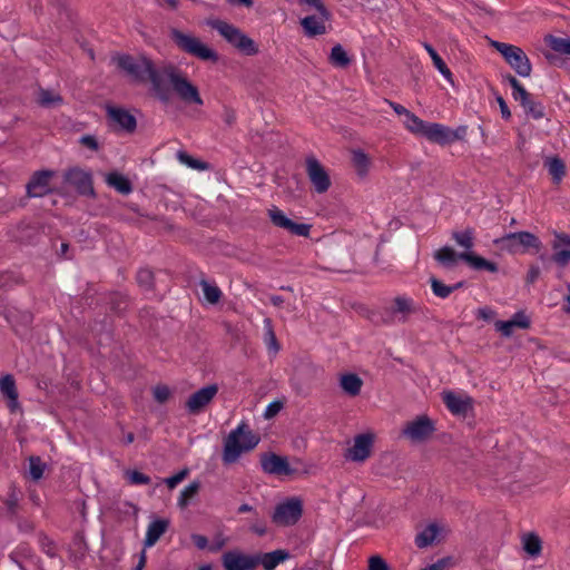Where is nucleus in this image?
Returning <instances> with one entry per match:
<instances>
[{"label": "nucleus", "instance_id": "nucleus-12", "mask_svg": "<svg viewBox=\"0 0 570 570\" xmlns=\"http://www.w3.org/2000/svg\"><path fill=\"white\" fill-rule=\"evenodd\" d=\"M268 217L276 227L286 229L293 235L303 237L309 236L312 225L293 222L276 206L268 209Z\"/></svg>", "mask_w": 570, "mask_h": 570}, {"label": "nucleus", "instance_id": "nucleus-8", "mask_svg": "<svg viewBox=\"0 0 570 570\" xmlns=\"http://www.w3.org/2000/svg\"><path fill=\"white\" fill-rule=\"evenodd\" d=\"M491 46L502 55L505 62L520 76L523 78L530 77L532 71V65L527 53L520 47L500 42L492 41Z\"/></svg>", "mask_w": 570, "mask_h": 570}, {"label": "nucleus", "instance_id": "nucleus-52", "mask_svg": "<svg viewBox=\"0 0 570 570\" xmlns=\"http://www.w3.org/2000/svg\"><path fill=\"white\" fill-rule=\"evenodd\" d=\"M40 547L43 553L48 557L53 558L57 554L56 546L47 535L41 534L39 538Z\"/></svg>", "mask_w": 570, "mask_h": 570}, {"label": "nucleus", "instance_id": "nucleus-60", "mask_svg": "<svg viewBox=\"0 0 570 570\" xmlns=\"http://www.w3.org/2000/svg\"><path fill=\"white\" fill-rule=\"evenodd\" d=\"M529 95L530 94L525 90V88L521 83H519L517 87H514L512 89V96L519 102H521V100H527Z\"/></svg>", "mask_w": 570, "mask_h": 570}, {"label": "nucleus", "instance_id": "nucleus-11", "mask_svg": "<svg viewBox=\"0 0 570 570\" xmlns=\"http://www.w3.org/2000/svg\"><path fill=\"white\" fill-rule=\"evenodd\" d=\"M262 470L271 475H291L294 469L289 465L286 456L278 455L274 452H264L259 455Z\"/></svg>", "mask_w": 570, "mask_h": 570}, {"label": "nucleus", "instance_id": "nucleus-23", "mask_svg": "<svg viewBox=\"0 0 570 570\" xmlns=\"http://www.w3.org/2000/svg\"><path fill=\"white\" fill-rule=\"evenodd\" d=\"M494 326L503 336L509 337L512 335L515 327L529 328L530 320L523 312H517L511 320L497 321Z\"/></svg>", "mask_w": 570, "mask_h": 570}, {"label": "nucleus", "instance_id": "nucleus-16", "mask_svg": "<svg viewBox=\"0 0 570 570\" xmlns=\"http://www.w3.org/2000/svg\"><path fill=\"white\" fill-rule=\"evenodd\" d=\"M434 430L433 421L422 415L410 422L403 430V434L414 442H421L430 438Z\"/></svg>", "mask_w": 570, "mask_h": 570}, {"label": "nucleus", "instance_id": "nucleus-57", "mask_svg": "<svg viewBox=\"0 0 570 570\" xmlns=\"http://www.w3.org/2000/svg\"><path fill=\"white\" fill-rule=\"evenodd\" d=\"M79 142H80V145L89 148L92 151H97L99 149V144H98L96 137H94L91 135H85V136L80 137Z\"/></svg>", "mask_w": 570, "mask_h": 570}, {"label": "nucleus", "instance_id": "nucleus-24", "mask_svg": "<svg viewBox=\"0 0 570 570\" xmlns=\"http://www.w3.org/2000/svg\"><path fill=\"white\" fill-rule=\"evenodd\" d=\"M422 137L434 144L448 145L450 138L449 127L436 122H426Z\"/></svg>", "mask_w": 570, "mask_h": 570}, {"label": "nucleus", "instance_id": "nucleus-35", "mask_svg": "<svg viewBox=\"0 0 570 570\" xmlns=\"http://www.w3.org/2000/svg\"><path fill=\"white\" fill-rule=\"evenodd\" d=\"M522 544L524 551L531 557H537L541 553L542 541L539 535L534 533L524 534L522 538Z\"/></svg>", "mask_w": 570, "mask_h": 570}, {"label": "nucleus", "instance_id": "nucleus-20", "mask_svg": "<svg viewBox=\"0 0 570 570\" xmlns=\"http://www.w3.org/2000/svg\"><path fill=\"white\" fill-rule=\"evenodd\" d=\"M107 116L119 126L120 129L131 134L136 130L137 120L128 110L120 107L107 106Z\"/></svg>", "mask_w": 570, "mask_h": 570}, {"label": "nucleus", "instance_id": "nucleus-19", "mask_svg": "<svg viewBox=\"0 0 570 570\" xmlns=\"http://www.w3.org/2000/svg\"><path fill=\"white\" fill-rule=\"evenodd\" d=\"M552 249L551 261L559 267H566L570 263V235L564 233L556 234Z\"/></svg>", "mask_w": 570, "mask_h": 570}, {"label": "nucleus", "instance_id": "nucleus-17", "mask_svg": "<svg viewBox=\"0 0 570 570\" xmlns=\"http://www.w3.org/2000/svg\"><path fill=\"white\" fill-rule=\"evenodd\" d=\"M373 446V435L368 433L358 434L354 438L353 446L348 448L345 458L354 462H364L370 458Z\"/></svg>", "mask_w": 570, "mask_h": 570}, {"label": "nucleus", "instance_id": "nucleus-22", "mask_svg": "<svg viewBox=\"0 0 570 570\" xmlns=\"http://www.w3.org/2000/svg\"><path fill=\"white\" fill-rule=\"evenodd\" d=\"M416 311L417 308L414 301L406 296H396L390 308L391 314L396 316L397 321L401 323H405L409 320V316Z\"/></svg>", "mask_w": 570, "mask_h": 570}, {"label": "nucleus", "instance_id": "nucleus-21", "mask_svg": "<svg viewBox=\"0 0 570 570\" xmlns=\"http://www.w3.org/2000/svg\"><path fill=\"white\" fill-rule=\"evenodd\" d=\"M443 402L451 413L454 415H463L472 410V399L471 397H462L453 392H444L443 393Z\"/></svg>", "mask_w": 570, "mask_h": 570}, {"label": "nucleus", "instance_id": "nucleus-32", "mask_svg": "<svg viewBox=\"0 0 570 570\" xmlns=\"http://www.w3.org/2000/svg\"><path fill=\"white\" fill-rule=\"evenodd\" d=\"M37 102L43 108H55L62 105L63 98L53 90L39 88Z\"/></svg>", "mask_w": 570, "mask_h": 570}, {"label": "nucleus", "instance_id": "nucleus-3", "mask_svg": "<svg viewBox=\"0 0 570 570\" xmlns=\"http://www.w3.org/2000/svg\"><path fill=\"white\" fill-rule=\"evenodd\" d=\"M433 257L445 269H453L458 261L461 259L475 271H488L490 273H497L499 271L498 264L476 255L474 252L456 253L450 246L438 249Z\"/></svg>", "mask_w": 570, "mask_h": 570}, {"label": "nucleus", "instance_id": "nucleus-44", "mask_svg": "<svg viewBox=\"0 0 570 570\" xmlns=\"http://www.w3.org/2000/svg\"><path fill=\"white\" fill-rule=\"evenodd\" d=\"M264 323H265V336H264L265 344H266L268 351L276 354L279 351L281 346L277 342L275 332L272 326V322L269 318H266L264 321Z\"/></svg>", "mask_w": 570, "mask_h": 570}, {"label": "nucleus", "instance_id": "nucleus-36", "mask_svg": "<svg viewBox=\"0 0 570 570\" xmlns=\"http://www.w3.org/2000/svg\"><path fill=\"white\" fill-rule=\"evenodd\" d=\"M439 532L436 524L432 523L428 525L423 531L416 534L415 544L419 548H425L433 543Z\"/></svg>", "mask_w": 570, "mask_h": 570}, {"label": "nucleus", "instance_id": "nucleus-64", "mask_svg": "<svg viewBox=\"0 0 570 570\" xmlns=\"http://www.w3.org/2000/svg\"><path fill=\"white\" fill-rule=\"evenodd\" d=\"M6 505L8 509V512L10 514H16L18 509V499L14 493H12L9 499L6 501Z\"/></svg>", "mask_w": 570, "mask_h": 570}, {"label": "nucleus", "instance_id": "nucleus-38", "mask_svg": "<svg viewBox=\"0 0 570 570\" xmlns=\"http://www.w3.org/2000/svg\"><path fill=\"white\" fill-rule=\"evenodd\" d=\"M424 48L430 55L435 68L444 76L445 79H448L450 82H453L451 70L448 68V66L439 56V53L434 50V48L429 43H424Z\"/></svg>", "mask_w": 570, "mask_h": 570}, {"label": "nucleus", "instance_id": "nucleus-39", "mask_svg": "<svg viewBox=\"0 0 570 570\" xmlns=\"http://www.w3.org/2000/svg\"><path fill=\"white\" fill-rule=\"evenodd\" d=\"M200 489V482L199 481H193L187 487L183 489L180 492V495L178 498V507L184 509L186 508L189 502L196 497V494L199 492Z\"/></svg>", "mask_w": 570, "mask_h": 570}, {"label": "nucleus", "instance_id": "nucleus-46", "mask_svg": "<svg viewBox=\"0 0 570 570\" xmlns=\"http://www.w3.org/2000/svg\"><path fill=\"white\" fill-rule=\"evenodd\" d=\"M108 304L115 313H122L129 305L128 297L121 293H112L109 295Z\"/></svg>", "mask_w": 570, "mask_h": 570}, {"label": "nucleus", "instance_id": "nucleus-6", "mask_svg": "<svg viewBox=\"0 0 570 570\" xmlns=\"http://www.w3.org/2000/svg\"><path fill=\"white\" fill-rule=\"evenodd\" d=\"M210 27L239 52L246 56H254L258 53V47L255 41L234 24L223 20H215L210 22Z\"/></svg>", "mask_w": 570, "mask_h": 570}, {"label": "nucleus", "instance_id": "nucleus-13", "mask_svg": "<svg viewBox=\"0 0 570 570\" xmlns=\"http://www.w3.org/2000/svg\"><path fill=\"white\" fill-rule=\"evenodd\" d=\"M306 173L314 189L318 194H323L328 190L331 187V178L326 169L315 157L306 158Z\"/></svg>", "mask_w": 570, "mask_h": 570}, {"label": "nucleus", "instance_id": "nucleus-54", "mask_svg": "<svg viewBox=\"0 0 570 570\" xmlns=\"http://www.w3.org/2000/svg\"><path fill=\"white\" fill-rule=\"evenodd\" d=\"M170 395V391L166 385H157L154 389V397L159 403H165Z\"/></svg>", "mask_w": 570, "mask_h": 570}, {"label": "nucleus", "instance_id": "nucleus-47", "mask_svg": "<svg viewBox=\"0 0 570 570\" xmlns=\"http://www.w3.org/2000/svg\"><path fill=\"white\" fill-rule=\"evenodd\" d=\"M430 284L433 294L440 298H448L453 292L451 285H445L436 277H430Z\"/></svg>", "mask_w": 570, "mask_h": 570}, {"label": "nucleus", "instance_id": "nucleus-51", "mask_svg": "<svg viewBox=\"0 0 570 570\" xmlns=\"http://www.w3.org/2000/svg\"><path fill=\"white\" fill-rule=\"evenodd\" d=\"M298 2L301 4H306L311 8H314L315 10H317V12L321 14L323 20H330L331 12L324 6L322 0H298Z\"/></svg>", "mask_w": 570, "mask_h": 570}, {"label": "nucleus", "instance_id": "nucleus-56", "mask_svg": "<svg viewBox=\"0 0 570 570\" xmlns=\"http://www.w3.org/2000/svg\"><path fill=\"white\" fill-rule=\"evenodd\" d=\"M466 126H459L456 129H451L449 128V144L455 141V140H462L464 139L465 135H466Z\"/></svg>", "mask_w": 570, "mask_h": 570}, {"label": "nucleus", "instance_id": "nucleus-58", "mask_svg": "<svg viewBox=\"0 0 570 570\" xmlns=\"http://www.w3.org/2000/svg\"><path fill=\"white\" fill-rule=\"evenodd\" d=\"M283 407V403L281 401H274L269 403L265 410L264 417L272 419L274 417Z\"/></svg>", "mask_w": 570, "mask_h": 570}, {"label": "nucleus", "instance_id": "nucleus-9", "mask_svg": "<svg viewBox=\"0 0 570 570\" xmlns=\"http://www.w3.org/2000/svg\"><path fill=\"white\" fill-rule=\"evenodd\" d=\"M62 178L63 183L73 187L79 195L91 198L96 197L91 171L75 166L66 169Z\"/></svg>", "mask_w": 570, "mask_h": 570}, {"label": "nucleus", "instance_id": "nucleus-14", "mask_svg": "<svg viewBox=\"0 0 570 570\" xmlns=\"http://www.w3.org/2000/svg\"><path fill=\"white\" fill-rule=\"evenodd\" d=\"M217 393V384H209L193 393L186 402L188 413L193 415L202 413Z\"/></svg>", "mask_w": 570, "mask_h": 570}, {"label": "nucleus", "instance_id": "nucleus-41", "mask_svg": "<svg viewBox=\"0 0 570 570\" xmlns=\"http://www.w3.org/2000/svg\"><path fill=\"white\" fill-rule=\"evenodd\" d=\"M546 41L553 51L570 56V38L548 36Z\"/></svg>", "mask_w": 570, "mask_h": 570}, {"label": "nucleus", "instance_id": "nucleus-63", "mask_svg": "<svg viewBox=\"0 0 570 570\" xmlns=\"http://www.w3.org/2000/svg\"><path fill=\"white\" fill-rule=\"evenodd\" d=\"M497 101L499 104L502 118L505 119V120L510 119L511 111H510L505 100L503 99V97L502 96H498L497 97Z\"/></svg>", "mask_w": 570, "mask_h": 570}, {"label": "nucleus", "instance_id": "nucleus-43", "mask_svg": "<svg viewBox=\"0 0 570 570\" xmlns=\"http://www.w3.org/2000/svg\"><path fill=\"white\" fill-rule=\"evenodd\" d=\"M199 285L203 288L205 299L210 304H217L222 297V291L216 285L209 284L206 279H202Z\"/></svg>", "mask_w": 570, "mask_h": 570}, {"label": "nucleus", "instance_id": "nucleus-45", "mask_svg": "<svg viewBox=\"0 0 570 570\" xmlns=\"http://www.w3.org/2000/svg\"><path fill=\"white\" fill-rule=\"evenodd\" d=\"M404 126L413 134L422 136L426 122L415 116L413 112H409L404 119Z\"/></svg>", "mask_w": 570, "mask_h": 570}, {"label": "nucleus", "instance_id": "nucleus-61", "mask_svg": "<svg viewBox=\"0 0 570 570\" xmlns=\"http://www.w3.org/2000/svg\"><path fill=\"white\" fill-rule=\"evenodd\" d=\"M540 273H541V271L538 265H530L527 277H525V282L528 284H533L539 278Z\"/></svg>", "mask_w": 570, "mask_h": 570}, {"label": "nucleus", "instance_id": "nucleus-50", "mask_svg": "<svg viewBox=\"0 0 570 570\" xmlns=\"http://www.w3.org/2000/svg\"><path fill=\"white\" fill-rule=\"evenodd\" d=\"M125 476L128 479L130 484L134 485H142L150 483V478L147 474L141 473L137 470H127L125 472Z\"/></svg>", "mask_w": 570, "mask_h": 570}, {"label": "nucleus", "instance_id": "nucleus-55", "mask_svg": "<svg viewBox=\"0 0 570 570\" xmlns=\"http://www.w3.org/2000/svg\"><path fill=\"white\" fill-rule=\"evenodd\" d=\"M188 471L181 470L180 472L176 473L175 475H171L169 478H166L164 482L167 484L169 489H174L178 483H180L186 476Z\"/></svg>", "mask_w": 570, "mask_h": 570}, {"label": "nucleus", "instance_id": "nucleus-53", "mask_svg": "<svg viewBox=\"0 0 570 570\" xmlns=\"http://www.w3.org/2000/svg\"><path fill=\"white\" fill-rule=\"evenodd\" d=\"M368 570H390V568L382 557L372 556L368 559Z\"/></svg>", "mask_w": 570, "mask_h": 570}, {"label": "nucleus", "instance_id": "nucleus-10", "mask_svg": "<svg viewBox=\"0 0 570 570\" xmlns=\"http://www.w3.org/2000/svg\"><path fill=\"white\" fill-rule=\"evenodd\" d=\"M302 514V501L292 498L276 505L272 520L277 525H293L301 519Z\"/></svg>", "mask_w": 570, "mask_h": 570}, {"label": "nucleus", "instance_id": "nucleus-48", "mask_svg": "<svg viewBox=\"0 0 570 570\" xmlns=\"http://www.w3.org/2000/svg\"><path fill=\"white\" fill-rule=\"evenodd\" d=\"M177 158L181 164H185L193 169L204 170V169L208 168L207 163L202 161L199 159H195L194 157H191L190 155H188L185 151H178Z\"/></svg>", "mask_w": 570, "mask_h": 570}, {"label": "nucleus", "instance_id": "nucleus-15", "mask_svg": "<svg viewBox=\"0 0 570 570\" xmlns=\"http://www.w3.org/2000/svg\"><path fill=\"white\" fill-rule=\"evenodd\" d=\"M222 563L225 570H254L258 566L255 554L249 556L236 550L224 552Z\"/></svg>", "mask_w": 570, "mask_h": 570}, {"label": "nucleus", "instance_id": "nucleus-2", "mask_svg": "<svg viewBox=\"0 0 570 570\" xmlns=\"http://www.w3.org/2000/svg\"><path fill=\"white\" fill-rule=\"evenodd\" d=\"M259 441V435L254 433L246 422H242L224 441L223 463L225 465L235 463L243 453L255 449Z\"/></svg>", "mask_w": 570, "mask_h": 570}, {"label": "nucleus", "instance_id": "nucleus-49", "mask_svg": "<svg viewBox=\"0 0 570 570\" xmlns=\"http://www.w3.org/2000/svg\"><path fill=\"white\" fill-rule=\"evenodd\" d=\"M137 283L140 287L146 291H150L154 287V273L148 268H141L137 273Z\"/></svg>", "mask_w": 570, "mask_h": 570}, {"label": "nucleus", "instance_id": "nucleus-27", "mask_svg": "<svg viewBox=\"0 0 570 570\" xmlns=\"http://www.w3.org/2000/svg\"><path fill=\"white\" fill-rule=\"evenodd\" d=\"M0 391L9 400V409L11 412L19 406L18 391L12 375L8 374L0 379Z\"/></svg>", "mask_w": 570, "mask_h": 570}, {"label": "nucleus", "instance_id": "nucleus-28", "mask_svg": "<svg viewBox=\"0 0 570 570\" xmlns=\"http://www.w3.org/2000/svg\"><path fill=\"white\" fill-rule=\"evenodd\" d=\"M363 380L354 373H345L340 376V387L345 394L355 397L361 393Z\"/></svg>", "mask_w": 570, "mask_h": 570}, {"label": "nucleus", "instance_id": "nucleus-40", "mask_svg": "<svg viewBox=\"0 0 570 570\" xmlns=\"http://www.w3.org/2000/svg\"><path fill=\"white\" fill-rule=\"evenodd\" d=\"M29 462V474L33 481H39L45 473L47 464L41 460L40 456L31 455L28 459Z\"/></svg>", "mask_w": 570, "mask_h": 570}, {"label": "nucleus", "instance_id": "nucleus-26", "mask_svg": "<svg viewBox=\"0 0 570 570\" xmlns=\"http://www.w3.org/2000/svg\"><path fill=\"white\" fill-rule=\"evenodd\" d=\"M169 521L166 519H156L149 523L144 540L146 548L153 547L160 539V537L167 531Z\"/></svg>", "mask_w": 570, "mask_h": 570}, {"label": "nucleus", "instance_id": "nucleus-33", "mask_svg": "<svg viewBox=\"0 0 570 570\" xmlns=\"http://www.w3.org/2000/svg\"><path fill=\"white\" fill-rule=\"evenodd\" d=\"M352 163L360 177H365L367 175L371 161L363 150L356 149L352 151Z\"/></svg>", "mask_w": 570, "mask_h": 570}, {"label": "nucleus", "instance_id": "nucleus-5", "mask_svg": "<svg viewBox=\"0 0 570 570\" xmlns=\"http://www.w3.org/2000/svg\"><path fill=\"white\" fill-rule=\"evenodd\" d=\"M493 244L498 249L509 254L524 253L531 248L539 252L542 248L539 237L525 230L508 233L495 238Z\"/></svg>", "mask_w": 570, "mask_h": 570}, {"label": "nucleus", "instance_id": "nucleus-37", "mask_svg": "<svg viewBox=\"0 0 570 570\" xmlns=\"http://www.w3.org/2000/svg\"><path fill=\"white\" fill-rule=\"evenodd\" d=\"M328 60L334 67L338 68H346L351 63L347 52L341 45H335L332 48Z\"/></svg>", "mask_w": 570, "mask_h": 570}, {"label": "nucleus", "instance_id": "nucleus-31", "mask_svg": "<svg viewBox=\"0 0 570 570\" xmlns=\"http://www.w3.org/2000/svg\"><path fill=\"white\" fill-rule=\"evenodd\" d=\"M543 165L548 169V173L552 177V181L554 184H559L566 176V165L561 158L547 157Z\"/></svg>", "mask_w": 570, "mask_h": 570}, {"label": "nucleus", "instance_id": "nucleus-42", "mask_svg": "<svg viewBox=\"0 0 570 570\" xmlns=\"http://www.w3.org/2000/svg\"><path fill=\"white\" fill-rule=\"evenodd\" d=\"M520 105L523 107L527 115H530L534 119H541L544 116L543 106L540 102L534 101L531 95L528 96L527 100H521Z\"/></svg>", "mask_w": 570, "mask_h": 570}, {"label": "nucleus", "instance_id": "nucleus-1", "mask_svg": "<svg viewBox=\"0 0 570 570\" xmlns=\"http://www.w3.org/2000/svg\"><path fill=\"white\" fill-rule=\"evenodd\" d=\"M112 60L132 82H150L153 92L160 101L170 100V89L163 83V68H157L150 58L144 55H119Z\"/></svg>", "mask_w": 570, "mask_h": 570}, {"label": "nucleus", "instance_id": "nucleus-34", "mask_svg": "<svg viewBox=\"0 0 570 570\" xmlns=\"http://www.w3.org/2000/svg\"><path fill=\"white\" fill-rule=\"evenodd\" d=\"M452 239L455 240L458 246L464 248L465 252H472L471 249L474 246V230L470 227L462 232L454 230L452 232Z\"/></svg>", "mask_w": 570, "mask_h": 570}, {"label": "nucleus", "instance_id": "nucleus-30", "mask_svg": "<svg viewBox=\"0 0 570 570\" xmlns=\"http://www.w3.org/2000/svg\"><path fill=\"white\" fill-rule=\"evenodd\" d=\"M106 184L109 187L115 188L118 193L122 195H128L132 191V184L131 181L124 175L111 171L106 176Z\"/></svg>", "mask_w": 570, "mask_h": 570}, {"label": "nucleus", "instance_id": "nucleus-7", "mask_svg": "<svg viewBox=\"0 0 570 570\" xmlns=\"http://www.w3.org/2000/svg\"><path fill=\"white\" fill-rule=\"evenodd\" d=\"M170 39L184 52L205 61H218L217 52L191 35L184 33L178 29H173L170 31Z\"/></svg>", "mask_w": 570, "mask_h": 570}, {"label": "nucleus", "instance_id": "nucleus-29", "mask_svg": "<svg viewBox=\"0 0 570 570\" xmlns=\"http://www.w3.org/2000/svg\"><path fill=\"white\" fill-rule=\"evenodd\" d=\"M321 14L316 16H307L301 20V26L304 29V32L307 37L313 38L316 36H321L326 33V26Z\"/></svg>", "mask_w": 570, "mask_h": 570}, {"label": "nucleus", "instance_id": "nucleus-62", "mask_svg": "<svg viewBox=\"0 0 570 570\" xmlns=\"http://www.w3.org/2000/svg\"><path fill=\"white\" fill-rule=\"evenodd\" d=\"M476 315H478V318H482L483 321H491L494 318L495 312L492 308L485 306V307L479 308L476 312Z\"/></svg>", "mask_w": 570, "mask_h": 570}, {"label": "nucleus", "instance_id": "nucleus-59", "mask_svg": "<svg viewBox=\"0 0 570 570\" xmlns=\"http://www.w3.org/2000/svg\"><path fill=\"white\" fill-rule=\"evenodd\" d=\"M222 118L227 126H233L236 121V111L230 107L224 106Z\"/></svg>", "mask_w": 570, "mask_h": 570}, {"label": "nucleus", "instance_id": "nucleus-18", "mask_svg": "<svg viewBox=\"0 0 570 570\" xmlns=\"http://www.w3.org/2000/svg\"><path fill=\"white\" fill-rule=\"evenodd\" d=\"M53 176L52 170H39L33 173L30 180L26 185L27 196L42 197L50 191L49 180Z\"/></svg>", "mask_w": 570, "mask_h": 570}, {"label": "nucleus", "instance_id": "nucleus-4", "mask_svg": "<svg viewBox=\"0 0 570 570\" xmlns=\"http://www.w3.org/2000/svg\"><path fill=\"white\" fill-rule=\"evenodd\" d=\"M166 80L171 83L173 90L187 104L202 106L204 104L198 88L194 86L176 67L168 65L163 67V83Z\"/></svg>", "mask_w": 570, "mask_h": 570}, {"label": "nucleus", "instance_id": "nucleus-25", "mask_svg": "<svg viewBox=\"0 0 570 570\" xmlns=\"http://www.w3.org/2000/svg\"><path fill=\"white\" fill-rule=\"evenodd\" d=\"M258 564H262L265 570H274L279 563L289 559L287 550L278 549L272 552L255 554Z\"/></svg>", "mask_w": 570, "mask_h": 570}]
</instances>
